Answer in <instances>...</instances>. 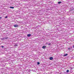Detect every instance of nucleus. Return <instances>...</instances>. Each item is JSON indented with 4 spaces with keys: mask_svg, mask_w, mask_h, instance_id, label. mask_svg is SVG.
<instances>
[{
    "mask_svg": "<svg viewBox=\"0 0 74 74\" xmlns=\"http://www.w3.org/2000/svg\"><path fill=\"white\" fill-rule=\"evenodd\" d=\"M14 27H18V25H14Z\"/></svg>",
    "mask_w": 74,
    "mask_h": 74,
    "instance_id": "f257e3e1",
    "label": "nucleus"
},
{
    "mask_svg": "<svg viewBox=\"0 0 74 74\" xmlns=\"http://www.w3.org/2000/svg\"><path fill=\"white\" fill-rule=\"evenodd\" d=\"M32 36V35H31V34H28L27 35V37H30V36Z\"/></svg>",
    "mask_w": 74,
    "mask_h": 74,
    "instance_id": "f03ea898",
    "label": "nucleus"
},
{
    "mask_svg": "<svg viewBox=\"0 0 74 74\" xmlns=\"http://www.w3.org/2000/svg\"><path fill=\"white\" fill-rule=\"evenodd\" d=\"M46 48V46H43L42 47V48H43V49H44L45 48Z\"/></svg>",
    "mask_w": 74,
    "mask_h": 74,
    "instance_id": "7ed1b4c3",
    "label": "nucleus"
},
{
    "mask_svg": "<svg viewBox=\"0 0 74 74\" xmlns=\"http://www.w3.org/2000/svg\"><path fill=\"white\" fill-rule=\"evenodd\" d=\"M53 59V57H50L49 58L50 60H52V59Z\"/></svg>",
    "mask_w": 74,
    "mask_h": 74,
    "instance_id": "20e7f679",
    "label": "nucleus"
},
{
    "mask_svg": "<svg viewBox=\"0 0 74 74\" xmlns=\"http://www.w3.org/2000/svg\"><path fill=\"white\" fill-rule=\"evenodd\" d=\"M68 55V54H65L64 55V56H67V55Z\"/></svg>",
    "mask_w": 74,
    "mask_h": 74,
    "instance_id": "39448f33",
    "label": "nucleus"
},
{
    "mask_svg": "<svg viewBox=\"0 0 74 74\" xmlns=\"http://www.w3.org/2000/svg\"><path fill=\"white\" fill-rule=\"evenodd\" d=\"M10 8H12V9H14V7H10Z\"/></svg>",
    "mask_w": 74,
    "mask_h": 74,
    "instance_id": "423d86ee",
    "label": "nucleus"
},
{
    "mask_svg": "<svg viewBox=\"0 0 74 74\" xmlns=\"http://www.w3.org/2000/svg\"><path fill=\"white\" fill-rule=\"evenodd\" d=\"M62 3V2L61 1H59V2H58V4H60V3Z\"/></svg>",
    "mask_w": 74,
    "mask_h": 74,
    "instance_id": "0eeeda50",
    "label": "nucleus"
},
{
    "mask_svg": "<svg viewBox=\"0 0 74 74\" xmlns=\"http://www.w3.org/2000/svg\"><path fill=\"white\" fill-rule=\"evenodd\" d=\"M69 70H67L66 71V72L67 73H69Z\"/></svg>",
    "mask_w": 74,
    "mask_h": 74,
    "instance_id": "6e6552de",
    "label": "nucleus"
},
{
    "mask_svg": "<svg viewBox=\"0 0 74 74\" xmlns=\"http://www.w3.org/2000/svg\"><path fill=\"white\" fill-rule=\"evenodd\" d=\"M14 46H15L16 47V46H18V45H16V44L15 45H14Z\"/></svg>",
    "mask_w": 74,
    "mask_h": 74,
    "instance_id": "1a4fd4ad",
    "label": "nucleus"
},
{
    "mask_svg": "<svg viewBox=\"0 0 74 74\" xmlns=\"http://www.w3.org/2000/svg\"><path fill=\"white\" fill-rule=\"evenodd\" d=\"M38 64H40V62H37Z\"/></svg>",
    "mask_w": 74,
    "mask_h": 74,
    "instance_id": "9d476101",
    "label": "nucleus"
},
{
    "mask_svg": "<svg viewBox=\"0 0 74 74\" xmlns=\"http://www.w3.org/2000/svg\"><path fill=\"white\" fill-rule=\"evenodd\" d=\"M8 38V37L5 38V39H7Z\"/></svg>",
    "mask_w": 74,
    "mask_h": 74,
    "instance_id": "9b49d317",
    "label": "nucleus"
},
{
    "mask_svg": "<svg viewBox=\"0 0 74 74\" xmlns=\"http://www.w3.org/2000/svg\"><path fill=\"white\" fill-rule=\"evenodd\" d=\"M51 45V44L50 43L48 44L49 45Z\"/></svg>",
    "mask_w": 74,
    "mask_h": 74,
    "instance_id": "f8f14e48",
    "label": "nucleus"
},
{
    "mask_svg": "<svg viewBox=\"0 0 74 74\" xmlns=\"http://www.w3.org/2000/svg\"><path fill=\"white\" fill-rule=\"evenodd\" d=\"M8 18V16H6L5 17V18Z\"/></svg>",
    "mask_w": 74,
    "mask_h": 74,
    "instance_id": "ddd939ff",
    "label": "nucleus"
},
{
    "mask_svg": "<svg viewBox=\"0 0 74 74\" xmlns=\"http://www.w3.org/2000/svg\"><path fill=\"white\" fill-rule=\"evenodd\" d=\"M1 47H2V48H4V46H1Z\"/></svg>",
    "mask_w": 74,
    "mask_h": 74,
    "instance_id": "4468645a",
    "label": "nucleus"
},
{
    "mask_svg": "<svg viewBox=\"0 0 74 74\" xmlns=\"http://www.w3.org/2000/svg\"><path fill=\"white\" fill-rule=\"evenodd\" d=\"M1 17H0V19H1Z\"/></svg>",
    "mask_w": 74,
    "mask_h": 74,
    "instance_id": "2eb2a0df",
    "label": "nucleus"
},
{
    "mask_svg": "<svg viewBox=\"0 0 74 74\" xmlns=\"http://www.w3.org/2000/svg\"><path fill=\"white\" fill-rule=\"evenodd\" d=\"M46 44H48V43H47H47H46Z\"/></svg>",
    "mask_w": 74,
    "mask_h": 74,
    "instance_id": "dca6fc26",
    "label": "nucleus"
}]
</instances>
